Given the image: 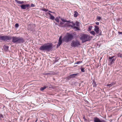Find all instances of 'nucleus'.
<instances>
[{"instance_id":"12","label":"nucleus","mask_w":122,"mask_h":122,"mask_svg":"<svg viewBox=\"0 0 122 122\" xmlns=\"http://www.w3.org/2000/svg\"><path fill=\"white\" fill-rule=\"evenodd\" d=\"M94 31L97 33H98L99 32V28L98 26L95 25V26Z\"/></svg>"},{"instance_id":"9","label":"nucleus","mask_w":122,"mask_h":122,"mask_svg":"<svg viewBox=\"0 0 122 122\" xmlns=\"http://www.w3.org/2000/svg\"><path fill=\"white\" fill-rule=\"evenodd\" d=\"M93 119L94 122H106L105 120L103 119L100 120L97 117H94Z\"/></svg>"},{"instance_id":"27","label":"nucleus","mask_w":122,"mask_h":122,"mask_svg":"<svg viewBox=\"0 0 122 122\" xmlns=\"http://www.w3.org/2000/svg\"><path fill=\"white\" fill-rule=\"evenodd\" d=\"M61 21L63 22H69V21H67V20H64V19H61Z\"/></svg>"},{"instance_id":"22","label":"nucleus","mask_w":122,"mask_h":122,"mask_svg":"<svg viewBox=\"0 0 122 122\" xmlns=\"http://www.w3.org/2000/svg\"><path fill=\"white\" fill-rule=\"evenodd\" d=\"M73 28L74 29H76V30H80V29L78 28V27H77V26H74L73 27Z\"/></svg>"},{"instance_id":"14","label":"nucleus","mask_w":122,"mask_h":122,"mask_svg":"<svg viewBox=\"0 0 122 122\" xmlns=\"http://www.w3.org/2000/svg\"><path fill=\"white\" fill-rule=\"evenodd\" d=\"M15 1L16 3L19 4H22L24 3V2L23 1H20L18 0H15Z\"/></svg>"},{"instance_id":"39","label":"nucleus","mask_w":122,"mask_h":122,"mask_svg":"<svg viewBox=\"0 0 122 122\" xmlns=\"http://www.w3.org/2000/svg\"><path fill=\"white\" fill-rule=\"evenodd\" d=\"M48 13L49 15L50 16L52 15L50 13Z\"/></svg>"},{"instance_id":"5","label":"nucleus","mask_w":122,"mask_h":122,"mask_svg":"<svg viewBox=\"0 0 122 122\" xmlns=\"http://www.w3.org/2000/svg\"><path fill=\"white\" fill-rule=\"evenodd\" d=\"M80 45V42L77 40L73 41H72L71 43V46L74 47H78Z\"/></svg>"},{"instance_id":"43","label":"nucleus","mask_w":122,"mask_h":122,"mask_svg":"<svg viewBox=\"0 0 122 122\" xmlns=\"http://www.w3.org/2000/svg\"><path fill=\"white\" fill-rule=\"evenodd\" d=\"M55 25H57V24L56 23V24H55Z\"/></svg>"},{"instance_id":"19","label":"nucleus","mask_w":122,"mask_h":122,"mask_svg":"<svg viewBox=\"0 0 122 122\" xmlns=\"http://www.w3.org/2000/svg\"><path fill=\"white\" fill-rule=\"evenodd\" d=\"M80 69L81 70V71L82 72H85V70H84L85 68H84L83 67H82V66H81V68Z\"/></svg>"},{"instance_id":"40","label":"nucleus","mask_w":122,"mask_h":122,"mask_svg":"<svg viewBox=\"0 0 122 122\" xmlns=\"http://www.w3.org/2000/svg\"><path fill=\"white\" fill-rule=\"evenodd\" d=\"M48 11L49 12H51V13H52L53 12H51V11H50V10H49Z\"/></svg>"},{"instance_id":"20","label":"nucleus","mask_w":122,"mask_h":122,"mask_svg":"<svg viewBox=\"0 0 122 122\" xmlns=\"http://www.w3.org/2000/svg\"><path fill=\"white\" fill-rule=\"evenodd\" d=\"M92 84L94 87H96L97 86V84H96L95 82H93L92 83Z\"/></svg>"},{"instance_id":"10","label":"nucleus","mask_w":122,"mask_h":122,"mask_svg":"<svg viewBox=\"0 0 122 122\" xmlns=\"http://www.w3.org/2000/svg\"><path fill=\"white\" fill-rule=\"evenodd\" d=\"M79 75V73H77L76 74H73L72 75H71L69 76L68 77V79L70 80L71 78H75L76 76H78Z\"/></svg>"},{"instance_id":"17","label":"nucleus","mask_w":122,"mask_h":122,"mask_svg":"<svg viewBox=\"0 0 122 122\" xmlns=\"http://www.w3.org/2000/svg\"><path fill=\"white\" fill-rule=\"evenodd\" d=\"M60 18V17H56L55 19V20L56 21L58 22H59V20Z\"/></svg>"},{"instance_id":"4","label":"nucleus","mask_w":122,"mask_h":122,"mask_svg":"<svg viewBox=\"0 0 122 122\" xmlns=\"http://www.w3.org/2000/svg\"><path fill=\"white\" fill-rule=\"evenodd\" d=\"M67 35L65 36L63 38V40L66 42H68L72 39L73 36L72 34L67 33Z\"/></svg>"},{"instance_id":"29","label":"nucleus","mask_w":122,"mask_h":122,"mask_svg":"<svg viewBox=\"0 0 122 122\" xmlns=\"http://www.w3.org/2000/svg\"><path fill=\"white\" fill-rule=\"evenodd\" d=\"M42 10L45 11H47L48 10V9H46L45 8H44L42 9Z\"/></svg>"},{"instance_id":"1","label":"nucleus","mask_w":122,"mask_h":122,"mask_svg":"<svg viewBox=\"0 0 122 122\" xmlns=\"http://www.w3.org/2000/svg\"><path fill=\"white\" fill-rule=\"evenodd\" d=\"M52 44L47 43L43 45L39 48V49L42 51H49L52 50Z\"/></svg>"},{"instance_id":"11","label":"nucleus","mask_w":122,"mask_h":122,"mask_svg":"<svg viewBox=\"0 0 122 122\" xmlns=\"http://www.w3.org/2000/svg\"><path fill=\"white\" fill-rule=\"evenodd\" d=\"M62 36H60L59 39V41L58 44L57 45V47L58 48L62 43Z\"/></svg>"},{"instance_id":"36","label":"nucleus","mask_w":122,"mask_h":122,"mask_svg":"<svg viewBox=\"0 0 122 122\" xmlns=\"http://www.w3.org/2000/svg\"><path fill=\"white\" fill-rule=\"evenodd\" d=\"M35 5L33 4H32L31 5V7H33L35 6Z\"/></svg>"},{"instance_id":"28","label":"nucleus","mask_w":122,"mask_h":122,"mask_svg":"<svg viewBox=\"0 0 122 122\" xmlns=\"http://www.w3.org/2000/svg\"><path fill=\"white\" fill-rule=\"evenodd\" d=\"M76 25L77 26H79V22L77 21H76L75 23Z\"/></svg>"},{"instance_id":"38","label":"nucleus","mask_w":122,"mask_h":122,"mask_svg":"<svg viewBox=\"0 0 122 122\" xmlns=\"http://www.w3.org/2000/svg\"><path fill=\"white\" fill-rule=\"evenodd\" d=\"M118 33L119 34H120L122 35V32H118Z\"/></svg>"},{"instance_id":"44","label":"nucleus","mask_w":122,"mask_h":122,"mask_svg":"<svg viewBox=\"0 0 122 122\" xmlns=\"http://www.w3.org/2000/svg\"><path fill=\"white\" fill-rule=\"evenodd\" d=\"M11 122L10 121V122Z\"/></svg>"},{"instance_id":"2","label":"nucleus","mask_w":122,"mask_h":122,"mask_svg":"<svg viewBox=\"0 0 122 122\" xmlns=\"http://www.w3.org/2000/svg\"><path fill=\"white\" fill-rule=\"evenodd\" d=\"M12 42L16 44H22L24 43V40L22 37H17L16 36L12 37Z\"/></svg>"},{"instance_id":"24","label":"nucleus","mask_w":122,"mask_h":122,"mask_svg":"<svg viewBox=\"0 0 122 122\" xmlns=\"http://www.w3.org/2000/svg\"><path fill=\"white\" fill-rule=\"evenodd\" d=\"M55 18V17L52 15L50 17V19L52 20H54Z\"/></svg>"},{"instance_id":"15","label":"nucleus","mask_w":122,"mask_h":122,"mask_svg":"<svg viewBox=\"0 0 122 122\" xmlns=\"http://www.w3.org/2000/svg\"><path fill=\"white\" fill-rule=\"evenodd\" d=\"M74 16L75 17H77L78 15L79 14L76 11H74Z\"/></svg>"},{"instance_id":"37","label":"nucleus","mask_w":122,"mask_h":122,"mask_svg":"<svg viewBox=\"0 0 122 122\" xmlns=\"http://www.w3.org/2000/svg\"><path fill=\"white\" fill-rule=\"evenodd\" d=\"M95 23L97 25H99V22H96Z\"/></svg>"},{"instance_id":"26","label":"nucleus","mask_w":122,"mask_h":122,"mask_svg":"<svg viewBox=\"0 0 122 122\" xmlns=\"http://www.w3.org/2000/svg\"><path fill=\"white\" fill-rule=\"evenodd\" d=\"M46 87L45 86H44L43 87H41V88L40 90L41 91H42L44 89H46Z\"/></svg>"},{"instance_id":"34","label":"nucleus","mask_w":122,"mask_h":122,"mask_svg":"<svg viewBox=\"0 0 122 122\" xmlns=\"http://www.w3.org/2000/svg\"><path fill=\"white\" fill-rule=\"evenodd\" d=\"M0 117L2 118H4L3 115L1 114H0Z\"/></svg>"},{"instance_id":"33","label":"nucleus","mask_w":122,"mask_h":122,"mask_svg":"<svg viewBox=\"0 0 122 122\" xmlns=\"http://www.w3.org/2000/svg\"><path fill=\"white\" fill-rule=\"evenodd\" d=\"M3 36H0V40H3Z\"/></svg>"},{"instance_id":"25","label":"nucleus","mask_w":122,"mask_h":122,"mask_svg":"<svg viewBox=\"0 0 122 122\" xmlns=\"http://www.w3.org/2000/svg\"><path fill=\"white\" fill-rule=\"evenodd\" d=\"M90 33L92 34V35H93L94 36H95V32L93 31H92L90 32Z\"/></svg>"},{"instance_id":"35","label":"nucleus","mask_w":122,"mask_h":122,"mask_svg":"<svg viewBox=\"0 0 122 122\" xmlns=\"http://www.w3.org/2000/svg\"><path fill=\"white\" fill-rule=\"evenodd\" d=\"M72 25H71V26L72 27H73L74 26H75V25H76V24H75V23H73V24H72Z\"/></svg>"},{"instance_id":"8","label":"nucleus","mask_w":122,"mask_h":122,"mask_svg":"<svg viewBox=\"0 0 122 122\" xmlns=\"http://www.w3.org/2000/svg\"><path fill=\"white\" fill-rule=\"evenodd\" d=\"M21 9L23 10H25L26 8L28 10L29 9L30 7V5L29 4L25 5L22 4L20 6Z\"/></svg>"},{"instance_id":"42","label":"nucleus","mask_w":122,"mask_h":122,"mask_svg":"<svg viewBox=\"0 0 122 122\" xmlns=\"http://www.w3.org/2000/svg\"><path fill=\"white\" fill-rule=\"evenodd\" d=\"M7 48H8V46H7Z\"/></svg>"},{"instance_id":"41","label":"nucleus","mask_w":122,"mask_h":122,"mask_svg":"<svg viewBox=\"0 0 122 122\" xmlns=\"http://www.w3.org/2000/svg\"><path fill=\"white\" fill-rule=\"evenodd\" d=\"M37 121V119L35 121V122H36Z\"/></svg>"},{"instance_id":"30","label":"nucleus","mask_w":122,"mask_h":122,"mask_svg":"<svg viewBox=\"0 0 122 122\" xmlns=\"http://www.w3.org/2000/svg\"><path fill=\"white\" fill-rule=\"evenodd\" d=\"M19 26V25L18 23H16L15 24V27L16 28H17Z\"/></svg>"},{"instance_id":"23","label":"nucleus","mask_w":122,"mask_h":122,"mask_svg":"<svg viewBox=\"0 0 122 122\" xmlns=\"http://www.w3.org/2000/svg\"><path fill=\"white\" fill-rule=\"evenodd\" d=\"M101 19V17L99 16H97V19L98 21H100Z\"/></svg>"},{"instance_id":"7","label":"nucleus","mask_w":122,"mask_h":122,"mask_svg":"<svg viewBox=\"0 0 122 122\" xmlns=\"http://www.w3.org/2000/svg\"><path fill=\"white\" fill-rule=\"evenodd\" d=\"M12 39V37L9 36H3V40L4 41L9 42Z\"/></svg>"},{"instance_id":"13","label":"nucleus","mask_w":122,"mask_h":122,"mask_svg":"<svg viewBox=\"0 0 122 122\" xmlns=\"http://www.w3.org/2000/svg\"><path fill=\"white\" fill-rule=\"evenodd\" d=\"M64 23L63 22H60L59 24V26H61L62 27H65L67 26V24H66L63 25Z\"/></svg>"},{"instance_id":"21","label":"nucleus","mask_w":122,"mask_h":122,"mask_svg":"<svg viewBox=\"0 0 122 122\" xmlns=\"http://www.w3.org/2000/svg\"><path fill=\"white\" fill-rule=\"evenodd\" d=\"M117 56L121 58L122 57V54L119 53L117 54Z\"/></svg>"},{"instance_id":"16","label":"nucleus","mask_w":122,"mask_h":122,"mask_svg":"<svg viewBox=\"0 0 122 122\" xmlns=\"http://www.w3.org/2000/svg\"><path fill=\"white\" fill-rule=\"evenodd\" d=\"M55 74L54 73L52 72L50 73H46L45 74V75H54Z\"/></svg>"},{"instance_id":"31","label":"nucleus","mask_w":122,"mask_h":122,"mask_svg":"<svg viewBox=\"0 0 122 122\" xmlns=\"http://www.w3.org/2000/svg\"><path fill=\"white\" fill-rule=\"evenodd\" d=\"M82 62V61H77L76 63V64H80Z\"/></svg>"},{"instance_id":"18","label":"nucleus","mask_w":122,"mask_h":122,"mask_svg":"<svg viewBox=\"0 0 122 122\" xmlns=\"http://www.w3.org/2000/svg\"><path fill=\"white\" fill-rule=\"evenodd\" d=\"M114 83L113 82L111 84H108L107 85V86H109V87H111L113 85Z\"/></svg>"},{"instance_id":"6","label":"nucleus","mask_w":122,"mask_h":122,"mask_svg":"<svg viewBox=\"0 0 122 122\" xmlns=\"http://www.w3.org/2000/svg\"><path fill=\"white\" fill-rule=\"evenodd\" d=\"M116 59V57L115 56H109L108 57V60L111 65L114 63Z\"/></svg>"},{"instance_id":"32","label":"nucleus","mask_w":122,"mask_h":122,"mask_svg":"<svg viewBox=\"0 0 122 122\" xmlns=\"http://www.w3.org/2000/svg\"><path fill=\"white\" fill-rule=\"evenodd\" d=\"M92 26H89L88 28V29L89 30H92Z\"/></svg>"},{"instance_id":"3","label":"nucleus","mask_w":122,"mask_h":122,"mask_svg":"<svg viewBox=\"0 0 122 122\" xmlns=\"http://www.w3.org/2000/svg\"><path fill=\"white\" fill-rule=\"evenodd\" d=\"M92 38V36H90L87 34H83L81 36L80 39L82 41V43H84L90 41Z\"/></svg>"}]
</instances>
